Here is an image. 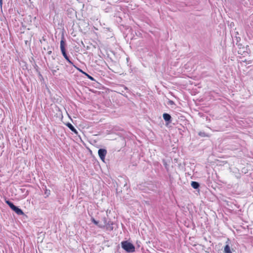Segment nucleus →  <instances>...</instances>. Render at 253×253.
<instances>
[{
  "mask_svg": "<svg viewBox=\"0 0 253 253\" xmlns=\"http://www.w3.org/2000/svg\"><path fill=\"white\" fill-rule=\"evenodd\" d=\"M224 253H232L230 247L228 245H226L224 248Z\"/></svg>",
  "mask_w": 253,
  "mask_h": 253,
  "instance_id": "7",
  "label": "nucleus"
},
{
  "mask_svg": "<svg viewBox=\"0 0 253 253\" xmlns=\"http://www.w3.org/2000/svg\"><path fill=\"white\" fill-rule=\"evenodd\" d=\"M5 203L10 207V208L14 211L18 215H23L24 212L23 211L11 203L9 201H5Z\"/></svg>",
  "mask_w": 253,
  "mask_h": 253,
  "instance_id": "4",
  "label": "nucleus"
},
{
  "mask_svg": "<svg viewBox=\"0 0 253 253\" xmlns=\"http://www.w3.org/2000/svg\"><path fill=\"white\" fill-rule=\"evenodd\" d=\"M74 66H75V67L77 69V70H78V71H79L80 72L82 73V72H83V70H82L81 69H80V68H78V67H76L75 65H74Z\"/></svg>",
  "mask_w": 253,
  "mask_h": 253,
  "instance_id": "13",
  "label": "nucleus"
},
{
  "mask_svg": "<svg viewBox=\"0 0 253 253\" xmlns=\"http://www.w3.org/2000/svg\"><path fill=\"white\" fill-rule=\"evenodd\" d=\"M66 125L70 129V130L74 132L76 134H78L77 130L75 128V127L73 126L71 124L68 123L66 124Z\"/></svg>",
  "mask_w": 253,
  "mask_h": 253,
  "instance_id": "6",
  "label": "nucleus"
},
{
  "mask_svg": "<svg viewBox=\"0 0 253 253\" xmlns=\"http://www.w3.org/2000/svg\"><path fill=\"white\" fill-rule=\"evenodd\" d=\"M122 248L128 253H133L135 251V247L132 244L126 241L121 243Z\"/></svg>",
  "mask_w": 253,
  "mask_h": 253,
  "instance_id": "2",
  "label": "nucleus"
},
{
  "mask_svg": "<svg viewBox=\"0 0 253 253\" xmlns=\"http://www.w3.org/2000/svg\"><path fill=\"white\" fill-rule=\"evenodd\" d=\"M0 4L1 5L2 4V0H0Z\"/></svg>",
  "mask_w": 253,
  "mask_h": 253,
  "instance_id": "16",
  "label": "nucleus"
},
{
  "mask_svg": "<svg viewBox=\"0 0 253 253\" xmlns=\"http://www.w3.org/2000/svg\"><path fill=\"white\" fill-rule=\"evenodd\" d=\"M59 70V68H57V70H52V72L53 75H55V73L57 70Z\"/></svg>",
  "mask_w": 253,
  "mask_h": 253,
  "instance_id": "12",
  "label": "nucleus"
},
{
  "mask_svg": "<svg viewBox=\"0 0 253 253\" xmlns=\"http://www.w3.org/2000/svg\"><path fill=\"white\" fill-rule=\"evenodd\" d=\"M164 119L166 121H170L171 119V116L167 113H164L163 115Z\"/></svg>",
  "mask_w": 253,
  "mask_h": 253,
  "instance_id": "8",
  "label": "nucleus"
},
{
  "mask_svg": "<svg viewBox=\"0 0 253 253\" xmlns=\"http://www.w3.org/2000/svg\"><path fill=\"white\" fill-rule=\"evenodd\" d=\"M199 135L201 136H202V137H205V136H207V135L206 134V133L204 132H200L199 133Z\"/></svg>",
  "mask_w": 253,
  "mask_h": 253,
  "instance_id": "10",
  "label": "nucleus"
},
{
  "mask_svg": "<svg viewBox=\"0 0 253 253\" xmlns=\"http://www.w3.org/2000/svg\"><path fill=\"white\" fill-rule=\"evenodd\" d=\"M82 73H83V74H84L85 75V74H86L85 72H84V71H83V72H82Z\"/></svg>",
  "mask_w": 253,
  "mask_h": 253,
  "instance_id": "15",
  "label": "nucleus"
},
{
  "mask_svg": "<svg viewBox=\"0 0 253 253\" xmlns=\"http://www.w3.org/2000/svg\"><path fill=\"white\" fill-rule=\"evenodd\" d=\"M85 76L87 77V78L88 79H89L90 80H91V81H93L94 80V79L93 77H92L91 76H89V75H88L87 74H85Z\"/></svg>",
  "mask_w": 253,
  "mask_h": 253,
  "instance_id": "11",
  "label": "nucleus"
},
{
  "mask_svg": "<svg viewBox=\"0 0 253 253\" xmlns=\"http://www.w3.org/2000/svg\"><path fill=\"white\" fill-rule=\"evenodd\" d=\"M107 150L105 149H100L98 150V153L100 159L103 161H105V156L107 154Z\"/></svg>",
  "mask_w": 253,
  "mask_h": 253,
  "instance_id": "5",
  "label": "nucleus"
},
{
  "mask_svg": "<svg viewBox=\"0 0 253 253\" xmlns=\"http://www.w3.org/2000/svg\"><path fill=\"white\" fill-rule=\"evenodd\" d=\"M104 224H99V222L95 220L94 218H91L92 222L98 226L100 228H105L106 231H112L113 229V222L111 221H107L106 217H104L103 218Z\"/></svg>",
  "mask_w": 253,
  "mask_h": 253,
  "instance_id": "1",
  "label": "nucleus"
},
{
  "mask_svg": "<svg viewBox=\"0 0 253 253\" xmlns=\"http://www.w3.org/2000/svg\"><path fill=\"white\" fill-rule=\"evenodd\" d=\"M47 53H48V54L49 55H50V54H51L52 51H51V50H50V51H48Z\"/></svg>",
  "mask_w": 253,
  "mask_h": 253,
  "instance_id": "14",
  "label": "nucleus"
},
{
  "mask_svg": "<svg viewBox=\"0 0 253 253\" xmlns=\"http://www.w3.org/2000/svg\"><path fill=\"white\" fill-rule=\"evenodd\" d=\"M191 186L194 189H197L199 187V184L196 181H192L191 182Z\"/></svg>",
  "mask_w": 253,
  "mask_h": 253,
  "instance_id": "9",
  "label": "nucleus"
},
{
  "mask_svg": "<svg viewBox=\"0 0 253 253\" xmlns=\"http://www.w3.org/2000/svg\"><path fill=\"white\" fill-rule=\"evenodd\" d=\"M65 42L64 41V40L62 39L60 41V49L62 52V54L64 57L65 58V59L71 64L73 65V63L69 59L68 56L67 55L66 49L65 47Z\"/></svg>",
  "mask_w": 253,
  "mask_h": 253,
  "instance_id": "3",
  "label": "nucleus"
}]
</instances>
